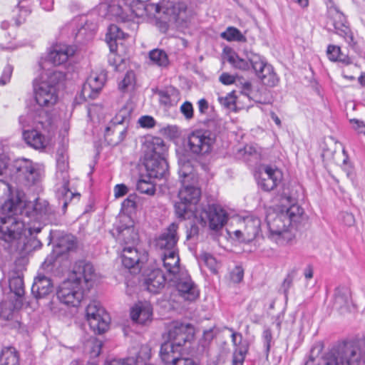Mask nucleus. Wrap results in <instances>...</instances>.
Instances as JSON below:
<instances>
[{
	"label": "nucleus",
	"mask_w": 365,
	"mask_h": 365,
	"mask_svg": "<svg viewBox=\"0 0 365 365\" xmlns=\"http://www.w3.org/2000/svg\"><path fill=\"white\" fill-rule=\"evenodd\" d=\"M2 209L8 212L0 217V247L4 250L13 247L17 250L35 241L36 235L51 221L53 215L46 200L37 198L33 202H26L20 192L6 201Z\"/></svg>",
	"instance_id": "f257e3e1"
},
{
	"label": "nucleus",
	"mask_w": 365,
	"mask_h": 365,
	"mask_svg": "<svg viewBox=\"0 0 365 365\" xmlns=\"http://www.w3.org/2000/svg\"><path fill=\"white\" fill-rule=\"evenodd\" d=\"M303 209L297 204L282 205L277 213H268L266 217L269 230L268 237L279 245H292L295 239L292 227L302 218Z\"/></svg>",
	"instance_id": "f03ea898"
},
{
	"label": "nucleus",
	"mask_w": 365,
	"mask_h": 365,
	"mask_svg": "<svg viewBox=\"0 0 365 365\" xmlns=\"http://www.w3.org/2000/svg\"><path fill=\"white\" fill-rule=\"evenodd\" d=\"M182 187L178 193L179 201L175 203V210L178 217L185 219L190 214L197 215L196 207L200 198V190L194 183L197 182L195 175L192 173L189 163L184 164L179 170Z\"/></svg>",
	"instance_id": "7ed1b4c3"
},
{
	"label": "nucleus",
	"mask_w": 365,
	"mask_h": 365,
	"mask_svg": "<svg viewBox=\"0 0 365 365\" xmlns=\"http://www.w3.org/2000/svg\"><path fill=\"white\" fill-rule=\"evenodd\" d=\"M65 78V73L56 69H47L34 82V98L39 106L37 109H48L58 101L57 85Z\"/></svg>",
	"instance_id": "20e7f679"
},
{
	"label": "nucleus",
	"mask_w": 365,
	"mask_h": 365,
	"mask_svg": "<svg viewBox=\"0 0 365 365\" xmlns=\"http://www.w3.org/2000/svg\"><path fill=\"white\" fill-rule=\"evenodd\" d=\"M141 151L143 164L149 175L165 178L168 165L165 158L167 147L164 140L158 137H146L143 143Z\"/></svg>",
	"instance_id": "39448f33"
},
{
	"label": "nucleus",
	"mask_w": 365,
	"mask_h": 365,
	"mask_svg": "<svg viewBox=\"0 0 365 365\" xmlns=\"http://www.w3.org/2000/svg\"><path fill=\"white\" fill-rule=\"evenodd\" d=\"M57 155L56 163L58 171L56 173V177L58 180H61V182L56 185V195L59 202L62 203V209L63 212H65L71 200L74 197L79 198L80 195L72 192L68 187L69 176L67 172L68 167L67 156L62 152L60 153L59 150L58 151Z\"/></svg>",
	"instance_id": "423d86ee"
},
{
	"label": "nucleus",
	"mask_w": 365,
	"mask_h": 365,
	"mask_svg": "<svg viewBox=\"0 0 365 365\" xmlns=\"http://www.w3.org/2000/svg\"><path fill=\"white\" fill-rule=\"evenodd\" d=\"M19 123L23 131L28 129L41 128L43 131L53 133L56 126L48 111L34 108L19 117Z\"/></svg>",
	"instance_id": "0eeeda50"
},
{
	"label": "nucleus",
	"mask_w": 365,
	"mask_h": 365,
	"mask_svg": "<svg viewBox=\"0 0 365 365\" xmlns=\"http://www.w3.org/2000/svg\"><path fill=\"white\" fill-rule=\"evenodd\" d=\"M86 289L79 282L70 277L61 283L57 289V297L61 302L66 305L77 307L83 298Z\"/></svg>",
	"instance_id": "6e6552de"
},
{
	"label": "nucleus",
	"mask_w": 365,
	"mask_h": 365,
	"mask_svg": "<svg viewBox=\"0 0 365 365\" xmlns=\"http://www.w3.org/2000/svg\"><path fill=\"white\" fill-rule=\"evenodd\" d=\"M261 232V220L255 216H247L240 219L238 228L232 233L233 237L240 242L250 243L255 240Z\"/></svg>",
	"instance_id": "1a4fd4ad"
},
{
	"label": "nucleus",
	"mask_w": 365,
	"mask_h": 365,
	"mask_svg": "<svg viewBox=\"0 0 365 365\" xmlns=\"http://www.w3.org/2000/svg\"><path fill=\"white\" fill-rule=\"evenodd\" d=\"M215 140V137L210 131L196 130L188 135L187 147L193 154L205 155L212 150Z\"/></svg>",
	"instance_id": "9d476101"
},
{
	"label": "nucleus",
	"mask_w": 365,
	"mask_h": 365,
	"mask_svg": "<svg viewBox=\"0 0 365 365\" xmlns=\"http://www.w3.org/2000/svg\"><path fill=\"white\" fill-rule=\"evenodd\" d=\"M86 317L91 329L96 333L105 332L109 325V317L98 302H91L86 309Z\"/></svg>",
	"instance_id": "9b49d317"
},
{
	"label": "nucleus",
	"mask_w": 365,
	"mask_h": 365,
	"mask_svg": "<svg viewBox=\"0 0 365 365\" xmlns=\"http://www.w3.org/2000/svg\"><path fill=\"white\" fill-rule=\"evenodd\" d=\"M70 277L76 282H79L87 291L97 280V274L93 264L83 260L76 262Z\"/></svg>",
	"instance_id": "f8f14e48"
},
{
	"label": "nucleus",
	"mask_w": 365,
	"mask_h": 365,
	"mask_svg": "<svg viewBox=\"0 0 365 365\" xmlns=\"http://www.w3.org/2000/svg\"><path fill=\"white\" fill-rule=\"evenodd\" d=\"M16 178L26 185L30 186L39 180L41 170L31 160L27 159L19 160L14 165Z\"/></svg>",
	"instance_id": "ddd939ff"
},
{
	"label": "nucleus",
	"mask_w": 365,
	"mask_h": 365,
	"mask_svg": "<svg viewBox=\"0 0 365 365\" xmlns=\"http://www.w3.org/2000/svg\"><path fill=\"white\" fill-rule=\"evenodd\" d=\"M255 176L258 185L264 191L274 189L282 178V172L269 165H261Z\"/></svg>",
	"instance_id": "4468645a"
},
{
	"label": "nucleus",
	"mask_w": 365,
	"mask_h": 365,
	"mask_svg": "<svg viewBox=\"0 0 365 365\" xmlns=\"http://www.w3.org/2000/svg\"><path fill=\"white\" fill-rule=\"evenodd\" d=\"M182 347L166 341L161 345L160 356L165 365H198L192 359L181 357Z\"/></svg>",
	"instance_id": "2eb2a0df"
},
{
	"label": "nucleus",
	"mask_w": 365,
	"mask_h": 365,
	"mask_svg": "<svg viewBox=\"0 0 365 365\" xmlns=\"http://www.w3.org/2000/svg\"><path fill=\"white\" fill-rule=\"evenodd\" d=\"M194 327L190 324L173 322L168 329V339L173 345L182 347L194 337Z\"/></svg>",
	"instance_id": "dca6fc26"
},
{
	"label": "nucleus",
	"mask_w": 365,
	"mask_h": 365,
	"mask_svg": "<svg viewBox=\"0 0 365 365\" xmlns=\"http://www.w3.org/2000/svg\"><path fill=\"white\" fill-rule=\"evenodd\" d=\"M200 217L202 221H207L210 228L213 230L221 229L227 220L226 211L216 205H209L203 209L200 213Z\"/></svg>",
	"instance_id": "f3484780"
},
{
	"label": "nucleus",
	"mask_w": 365,
	"mask_h": 365,
	"mask_svg": "<svg viewBox=\"0 0 365 365\" xmlns=\"http://www.w3.org/2000/svg\"><path fill=\"white\" fill-rule=\"evenodd\" d=\"M252 61H254L255 68H257L255 72L262 83L269 87L277 86L279 78L273 67L267 63L262 56H254Z\"/></svg>",
	"instance_id": "a211bd4d"
},
{
	"label": "nucleus",
	"mask_w": 365,
	"mask_h": 365,
	"mask_svg": "<svg viewBox=\"0 0 365 365\" xmlns=\"http://www.w3.org/2000/svg\"><path fill=\"white\" fill-rule=\"evenodd\" d=\"M146 257L144 253L140 254L135 247L132 246L123 247L120 253L123 265L128 269H133L131 272L134 273L140 271L141 264Z\"/></svg>",
	"instance_id": "6ab92c4d"
},
{
	"label": "nucleus",
	"mask_w": 365,
	"mask_h": 365,
	"mask_svg": "<svg viewBox=\"0 0 365 365\" xmlns=\"http://www.w3.org/2000/svg\"><path fill=\"white\" fill-rule=\"evenodd\" d=\"M54 132H46L41 128L28 129L23 131V136L29 145L36 150H43L48 145Z\"/></svg>",
	"instance_id": "aec40b11"
},
{
	"label": "nucleus",
	"mask_w": 365,
	"mask_h": 365,
	"mask_svg": "<svg viewBox=\"0 0 365 365\" xmlns=\"http://www.w3.org/2000/svg\"><path fill=\"white\" fill-rule=\"evenodd\" d=\"M178 224L173 222L156 239L155 245L163 252L178 250Z\"/></svg>",
	"instance_id": "412c9836"
},
{
	"label": "nucleus",
	"mask_w": 365,
	"mask_h": 365,
	"mask_svg": "<svg viewBox=\"0 0 365 365\" xmlns=\"http://www.w3.org/2000/svg\"><path fill=\"white\" fill-rule=\"evenodd\" d=\"M106 81L103 73H93L83 86L81 96L85 100L95 99L101 91Z\"/></svg>",
	"instance_id": "4be33fe9"
},
{
	"label": "nucleus",
	"mask_w": 365,
	"mask_h": 365,
	"mask_svg": "<svg viewBox=\"0 0 365 365\" xmlns=\"http://www.w3.org/2000/svg\"><path fill=\"white\" fill-rule=\"evenodd\" d=\"M75 49L66 44H56L52 46L47 56V60L54 66L66 63L70 57L73 56Z\"/></svg>",
	"instance_id": "5701e85b"
},
{
	"label": "nucleus",
	"mask_w": 365,
	"mask_h": 365,
	"mask_svg": "<svg viewBox=\"0 0 365 365\" xmlns=\"http://www.w3.org/2000/svg\"><path fill=\"white\" fill-rule=\"evenodd\" d=\"M175 279L178 281L176 287L180 295L185 300L192 302L199 297V290L189 276Z\"/></svg>",
	"instance_id": "b1692460"
},
{
	"label": "nucleus",
	"mask_w": 365,
	"mask_h": 365,
	"mask_svg": "<svg viewBox=\"0 0 365 365\" xmlns=\"http://www.w3.org/2000/svg\"><path fill=\"white\" fill-rule=\"evenodd\" d=\"M254 56H261L252 51H245L240 56L238 54L232 53L229 56L228 61L236 68L242 71H249L251 68L255 71V63H254Z\"/></svg>",
	"instance_id": "393cba45"
},
{
	"label": "nucleus",
	"mask_w": 365,
	"mask_h": 365,
	"mask_svg": "<svg viewBox=\"0 0 365 365\" xmlns=\"http://www.w3.org/2000/svg\"><path fill=\"white\" fill-rule=\"evenodd\" d=\"M130 317L133 321L139 324L150 322L153 317V308L148 302H139L132 307Z\"/></svg>",
	"instance_id": "a878e982"
},
{
	"label": "nucleus",
	"mask_w": 365,
	"mask_h": 365,
	"mask_svg": "<svg viewBox=\"0 0 365 365\" xmlns=\"http://www.w3.org/2000/svg\"><path fill=\"white\" fill-rule=\"evenodd\" d=\"M161 257L165 270L173 277L170 279H177V274L180 271V257L178 250L163 252Z\"/></svg>",
	"instance_id": "bb28decb"
},
{
	"label": "nucleus",
	"mask_w": 365,
	"mask_h": 365,
	"mask_svg": "<svg viewBox=\"0 0 365 365\" xmlns=\"http://www.w3.org/2000/svg\"><path fill=\"white\" fill-rule=\"evenodd\" d=\"M81 27L75 33V38L79 43H84L93 38L96 31V24L88 21L85 16L79 18Z\"/></svg>",
	"instance_id": "cd10ccee"
},
{
	"label": "nucleus",
	"mask_w": 365,
	"mask_h": 365,
	"mask_svg": "<svg viewBox=\"0 0 365 365\" xmlns=\"http://www.w3.org/2000/svg\"><path fill=\"white\" fill-rule=\"evenodd\" d=\"M165 277L160 269L152 270L145 278V285L150 292L158 293L165 284Z\"/></svg>",
	"instance_id": "c85d7f7f"
},
{
	"label": "nucleus",
	"mask_w": 365,
	"mask_h": 365,
	"mask_svg": "<svg viewBox=\"0 0 365 365\" xmlns=\"http://www.w3.org/2000/svg\"><path fill=\"white\" fill-rule=\"evenodd\" d=\"M53 290V283L50 278L43 275H38L31 287V292L36 298H42Z\"/></svg>",
	"instance_id": "c756f323"
},
{
	"label": "nucleus",
	"mask_w": 365,
	"mask_h": 365,
	"mask_svg": "<svg viewBox=\"0 0 365 365\" xmlns=\"http://www.w3.org/2000/svg\"><path fill=\"white\" fill-rule=\"evenodd\" d=\"M127 133V128L123 123V120H113L110 123V124L106 128L105 130V137L108 140V137L110 135H116L117 138L114 140L110 139L112 143L117 144L123 140L125 136Z\"/></svg>",
	"instance_id": "7c9ffc66"
},
{
	"label": "nucleus",
	"mask_w": 365,
	"mask_h": 365,
	"mask_svg": "<svg viewBox=\"0 0 365 365\" xmlns=\"http://www.w3.org/2000/svg\"><path fill=\"white\" fill-rule=\"evenodd\" d=\"M160 103L165 106H172L180 100L179 91L173 86H168L157 91Z\"/></svg>",
	"instance_id": "2f4dec72"
},
{
	"label": "nucleus",
	"mask_w": 365,
	"mask_h": 365,
	"mask_svg": "<svg viewBox=\"0 0 365 365\" xmlns=\"http://www.w3.org/2000/svg\"><path fill=\"white\" fill-rule=\"evenodd\" d=\"M351 304V292L347 287H339L334 293V306L339 310L348 309Z\"/></svg>",
	"instance_id": "473e14b6"
},
{
	"label": "nucleus",
	"mask_w": 365,
	"mask_h": 365,
	"mask_svg": "<svg viewBox=\"0 0 365 365\" xmlns=\"http://www.w3.org/2000/svg\"><path fill=\"white\" fill-rule=\"evenodd\" d=\"M339 21L334 22V26L336 30V33L340 36L343 37L345 41L349 46L355 45L354 37L353 33L349 29V26L344 22V17L339 14Z\"/></svg>",
	"instance_id": "72a5a7b5"
},
{
	"label": "nucleus",
	"mask_w": 365,
	"mask_h": 365,
	"mask_svg": "<svg viewBox=\"0 0 365 365\" xmlns=\"http://www.w3.org/2000/svg\"><path fill=\"white\" fill-rule=\"evenodd\" d=\"M125 38V34L121 29L115 24H111L106 34V39L109 46L110 51H113L117 49L118 41Z\"/></svg>",
	"instance_id": "f704fd0d"
},
{
	"label": "nucleus",
	"mask_w": 365,
	"mask_h": 365,
	"mask_svg": "<svg viewBox=\"0 0 365 365\" xmlns=\"http://www.w3.org/2000/svg\"><path fill=\"white\" fill-rule=\"evenodd\" d=\"M152 178H156L150 176L148 172L146 175L140 176L136 184L137 190L142 194L153 195L156 190L155 183L151 180ZM157 178L162 179L163 178Z\"/></svg>",
	"instance_id": "c9c22d12"
},
{
	"label": "nucleus",
	"mask_w": 365,
	"mask_h": 365,
	"mask_svg": "<svg viewBox=\"0 0 365 365\" xmlns=\"http://www.w3.org/2000/svg\"><path fill=\"white\" fill-rule=\"evenodd\" d=\"M171 14L176 21H187L192 16V11L187 7L185 1H178L170 8Z\"/></svg>",
	"instance_id": "e433bc0d"
},
{
	"label": "nucleus",
	"mask_w": 365,
	"mask_h": 365,
	"mask_svg": "<svg viewBox=\"0 0 365 365\" xmlns=\"http://www.w3.org/2000/svg\"><path fill=\"white\" fill-rule=\"evenodd\" d=\"M327 56L329 61L336 62H341L345 65H349L351 63L350 58L344 54L341 48L336 45H329L327 48Z\"/></svg>",
	"instance_id": "4c0bfd02"
},
{
	"label": "nucleus",
	"mask_w": 365,
	"mask_h": 365,
	"mask_svg": "<svg viewBox=\"0 0 365 365\" xmlns=\"http://www.w3.org/2000/svg\"><path fill=\"white\" fill-rule=\"evenodd\" d=\"M9 288L16 296L21 297L24 294L23 278L19 272H11L9 276Z\"/></svg>",
	"instance_id": "58836bf2"
},
{
	"label": "nucleus",
	"mask_w": 365,
	"mask_h": 365,
	"mask_svg": "<svg viewBox=\"0 0 365 365\" xmlns=\"http://www.w3.org/2000/svg\"><path fill=\"white\" fill-rule=\"evenodd\" d=\"M0 365H19V355L14 347H4L0 354Z\"/></svg>",
	"instance_id": "ea45409f"
},
{
	"label": "nucleus",
	"mask_w": 365,
	"mask_h": 365,
	"mask_svg": "<svg viewBox=\"0 0 365 365\" xmlns=\"http://www.w3.org/2000/svg\"><path fill=\"white\" fill-rule=\"evenodd\" d=\"M149 59L152 64L165 68L169 65V58L167 53L159 48H155L149 52Z\"/></svg>",
	"instance_id": "a19ab883"
},
{
	"label": "nucleus",
	"mask_w": 365,
	"mask_h": 365,
	"mask_svg": "<svg viewBox=\"0 0 365 365\" xmlns=\"http://www.w3.org/2000/svg\"><path fill=\"white\" fill-rule=\"evenodd\" d=\"M118 240L123 247L125 246L134 247L138 241V236L133 229L126 228L120 232Z\"/></svg>",
	"instance_id": "79ce46f5"
},
{
	"label": "nucleus",
	"mask_w": 365,
	"mask_h": 365,
	"mask_svg": "<svg viewBox=\"0 0 365 365\" xmlns=\"http://www.w3.org/2000/svg\"><path fill=\"white\" fill-rule=\"evenodd\" d=\"M103 343L101 340L95 338H89L84 344V351L89 354L90 357L95 358L99 356Z\"/></svg>",
	"instance_id": "37998d69"
},
{
	"label": "nucleus",
	"mask_w": 365,
	"mask_h": 365,
	"mask_svg": "<svg viewBox=\"0 0 365 365\" xmlns=\"http://www.w3.org/2000/svg\"><path fill=\"white\" fill-rule=\"evenodd\" d=\"M221 37L228 41L245 42L246 37L239 29L233 26H229L221 34Z\"/></svg>",
	"instance_id": "c03bdc74"
},
{
	"label": "nucleus",
	"mask_w": 365,
	"mask_h": 365,
	"mask_svg": "<svg viewBox=\"0 0 365 365\" xmlns=\"http://www.w3.org/2000/svg\"><path fill=\"white\" fill-rule=\"evenodd\" d=\"M229 331L231 332L232 343L235 347L234 352H237L238 349L242 346H246V354L249 350V344L247 341L243 340V337L241 333L235 331L232 327H225Z\"/></svg>",
	"instance_id": "a18cd8bd"
},
{
	"label": "nucleus",
	"mask_w": 365,
	"mask_h": 365,
	"mask_svg": "<svg viewBox=\"0 0 365 365\" xmlns=\"http://www.w3.org/2000/svg\"><path fill=\"white\" fill-rule=\"evenodd\" d=\"M135 84V75L132 71H128L123 79L119 83L118 88L123 91H127L134 88Z\"/></svg>",
	"instance_id": "49530a36"
},
{
	"label": "nucleus",
	"mask_w": 365,
	"mask_h": 365,
	"mask_svg": "<svg viewBox=\"0 0 365 365\" xmlns=\"http://www.w3.org/2000/svg\"><path fill=\"white\" fill-rule=\"evenodd\" d=\"M14 314V307L11 302L0 303V318L4 320H11Z\"/></svg>",
	"instance_id": "de8ad7c7"
},
{
	"label": "nucleus",
	"mask_w": 365,
	"mask_h": 365,
	"mask_svg": "<svg viewBox=\"0 0 365 365\" xmlns=\"http://www.w3.org/2000/svg\"><path fill=\"white\" fill-rule=\"evenodd\" d=\"M262 339L264 346L265 356L266 357H268L273 339L272 332L269 328H264L262 334Z\"/></svg>",
	"instance_id": "09e8293b"
},
{
	"label": "nucleus",
	"mask_w": 365,
	"mask_h": 365,
	"mask_svg": "<svg viewBox=\"0 0 365 365\" xmlns=\"http://www.w3.org/2000/svg\"><path fill=\"white\" fill-rule=\"evenodd\" d=\"M219 103L225 108L232 110L235 106V96L233 92L218 98Z\"/></svg>",
	"instance_id": "8fccbe9b"
},
{
	"label": "nucleus",
	"mask_w": 365,
	"mask_h": 365,
	"mask_svg": "<svg viewBox=\"0 0 365 365\" xmlns=\"http://www.w3.org/2000/svg\"><path fill=\"white\" fill-rule=\"evenodd\" d=\"M106 365H138V360L135 357H128L126 359H113L108 360Z\"/></svg>",
	"instance_id": "3c124183"
},
{
	"label": "nucleus",
	"mask_w": 365,
	"mask_h": 365,
	"mask_svg": "<svg viewBox=\"0 0 365 365\" xmlns=\"http://www.w3.org/2000/svg\"><path fill=\"white\" fill-rule=\"evenodd\" d=\"M76 246V240L73 236H66L60 243L59 247H65V251L69 252L73 250Z\"/></svg>",
	"instance_id": "603ef678"
},
{
	"label": "nucleus",
	"mask_w": 365,
	"mask_h": 365,
	"mask_svg": "<svg viewBox=\"0 0 365 365\" xmlns=\"http://www.w3.org/2000/svg\"><path fill=\"white\" fill-rule=\"evenodd\" d=\"M246 346H242L237 352L233 353L232 365H243L246 356Z\"/></svg>",
	"instance_id": "864d4df0"
},
{
	"label": "nucleus",
	"mask_w": 365,
	"mask_h": 365,
	"mask_svg": "<svg viewBox=\"0 0 365 365\" xmlns=\"http://www.w3.org/2000/svg\"><path fill=\"white\" fill-rule=\"evenodd\" d=\"M180 110L186 120H190L193 118L194 110L193 106L190 102H184L181 105Z\"/></svg>",
	"instance_id": "5fc2aeb1"
},
{
	"label": "nucleus",
	"mask_w": 365,
	"mask_h": 365,
	"mask_svg": "<svg viewBox=\"0 0 365 365\" xmlns=\"http://www.w3.org/2000/svg\"><path fill=\"white\" fill-rule=\"evenodd\" d=\"M116 51H110V55L108 56V62L109 64L113 66L114 69L118 71L120 69L121 63L124 61V60L118 55L116 54Z\"/></svg>",
	"instance_id": "6e6d98bb"
},
{
	"label": "nucleus",
	"mask_w": 365,
	"mask_h": 365,
	"mask_svg": "<svg viewBox=\"0 0 365 365\" xmlns=\"http://www.w3.org/2000/svg\"><path fill=\"white\" fill-rule=\"evenodd\" d=\"M202 258L205 264L212 272H217V262L212 255L207 253H205L204 255H202Z\"/></svg>",
	"instance_id": "4d7b16f0"
},
{
	"label": "nucleus",
	"mask_w": 365,
	"mask_h": 365,
	"mask_svg": "<svg viewBox=\"0 0 365 365\" xmlns=\"http://www.w3.org/2000/svg\"><path fill=\"white\" fill-rule=\"evenodd\" d=\"M244 277V270L240 267H235L230 273V279L235 283L240 282Z\"/></svg>",
	"instance_id": "13d9d810"
},
{
	"label": "nucleus",
	"mask_w": 365,
	"mask_h": 365,
	"mask_svg": "<svg viewBox=\"0 0 365 365\" xmlns=\"http://www.w3.org/2000/svg\"><path fill=\"white\" fill-rule=\"evenodd\" d=\"M13 72V67L11 65H6L3 70L0 78V85L4 86L9 82Z\"/></svg>",
	"instance_id": "bf43d9fd"
},
{
	"label": "nucleus",
	"mask_w": 365,
	"mask_h": 365,
	"mask_svg": "<svg viewBox=\"0 0 365 365\" xmlns=\"http://www.w3.org/2000/svg\"><path fill=\"white\" fill-rule=\"evenodd\" d=\"M138 123L142 128H151L155 126V120L150 115H144L139 118Z\"/></svg>",
	"instance_id": "052dcab7"
},
{
	"label": "nucleus",
	"mask_w": 365,
	"mask_h": 365,
	"mask_svg": "<svg viewBox=\"0 0 365 365\" xmlns=\"http://www.w3.org/2000/svg\"><path fill=\"white\" fill-rule=\"evenodd\" d=\"M128 192V188L124 184H118L114 187V195L116 198L125 195Z\"/></svg>",
	"instance_id": "680f3d73"
},
{
	"label": "nucleus",
	"mask_w": 365,
	"mask_h": 365,
	"mask_svg": "<svg viewBox=\"0 0 365 365\" xmlns=\"http://www.w3.org/2000/svg\"><path fill=\"white\" fill-rule=\"evenodd\" d=\"M350 123L355 130L359 133H363L365 135V124L363 121L357 119H351Z\"/></svg>",
	"instance_id": "e2e57ef3"
},
{
	"label": "nucleus",
	"mask_w": 365,
	"mask_h": 365,
	"mask_svg": "<svg viewBox=\"0 0 365 365\" xmlns=\"http://www.w3.org/2000/svg\"><path fill=\"white\" fill-rule=\"evenodd\" d=\"M342 169L346 172L349 178L352 179L354 177V169L350 163H348V158H344L342 164Z\"/></svg>",
	"instance_id": "0e129e2a"
},
{
	"label": "nucleus",
	"mask_w": 365,
	"mask_h": 365,
	"mask_svg": "<svg viewBox=\"0 0 365 365\" xmlns=\"http://www.w3.org/2000/svg\"><path fill=\"white\" fill-rule=\"evenodd\" d=\"M296 272L297 271L295 269H293L288 274L287 277L284 279L282 286L284 288L285 292L290 287L291 284H292Z\"/></svg>",
	"instance_id": "69168bd1"
},
{
	"label": "nucleus",
	"mask_w": 365,
	"mask_h": 365,
	"mask_svg": "<svg viewBox=\"0 0 365 365\" xmlns=\"http://www.w3.org/2000/svg\"><path fill=\"white\" fill-rule=\"evenodd\" d=\"M220 81L225 85H231L235 83V78L227 73H223L220 76Z\"/></svg>",
	"instance_id": "338daca9"
},
{
	"label": "nucleus",
	"mask_w": 365,
	"mask_h": 365,
	"mask_svg": "<svg viewBox=\"0 0 365 365\" xmlns=\"http://www.w3.org/2000/svg\"><path fill=\"white\" fill-rule=\"evenodd\" d=\"M197 106L199 112L201 114H206L207 113L208 109H209V103L207 101L205 98H201L197 101Z\"/></svg>",
	"instance_id": "774afa93"
}]
</instances>
